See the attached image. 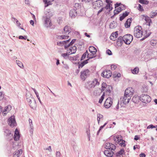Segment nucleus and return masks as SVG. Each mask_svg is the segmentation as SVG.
Listing matches in <instances>:
<instances>
[{"mask_svg": "<svg viewBox=\"0 0 157 157\" xmlns=\"http://www.w3.org/2000/svg\"><path fill=\"white\" fill-rule=\"evenodd\" d=\"M30 96L29 98L27 97V94L26 100L29 103V105L30 107L33 109H35L36 106L37 104L35 99L31 95H30Z\"/></svg>", "mask_w": 157, "mask_h": 157, "instance_id": "nucleus-3", "label": "nucleus"}, {"mask_svg": "<svg viewBox=\"0 0 157 157\" xmlns=\"http://www.w3.org/2000/svg\"><path fill=\"white\" fill-rule=\"evenodd\" d=\"M131 71L134 74H137L139 72V68L138 67H136L133 69H131Z\"/></svg>", "mask_w": 157, "mask_h": 157, "instance_id": "nucleus-33", "label": "nucleus"}, {"mask_svg": "<svg viewBox=\"0 0 157 157\" xmlns=\"http://www.w3.org/2000/svg\"><path fill=\"white\" fill-rule=\"evenodd\" d=\"M139 156L140 157H145L146 155L144 153H142Z\"/></svg>", "mask_w": 157, "mask_h": 157, "instance_id": "nucleus-64", "label": "nucleus"}, {"mask_svg": "<svg viewBox=\"0 0 157 157\" xmlns=\"http://www.w3.org/2000/svg\"><path fill=\"white\" fill-rule=\"evenodd\" d=\"M89 50L90 52L93 54H95L97 52V49L94 47L90 46L89 47Z\"/></svg>", "mask_w": 157, "mask_h": 157, "instance_id": "nucleus-24", "label": "nucleus"}, {"mask_svg": "<svg viewBox=\"0 0 157 157\" xmlns=\"http://www.w3.org/2000/svg\"><path fill=\"white\" fill-rule=\"evenodd\" d=\"M121 10H114V14L113 16H112L111 17V18H112L116 14H117L119 13L120 12H121Z\"/></svg>", "mask_w": 157, "mask_h": 157, "instance_id": "nucleus-54", "label": "nucleus"}, {"mask_svg": "<svg viewBox=\"0 0 157 157\" xmlns=\"http://www.w3.org/2000/svg\"><path fill=\"white\" fill-rule=\"evenodd\" d=\"M45 15L42 17L44 26L47 28L50 27L52 25L50 18L53 15V13L51 10H46L44 12Z\"/></svg>", "mask_w": 157, "mask_h": 157, "instance_id": "nucleus-1", "label": "nucleus"}, {"mask_svg": "<svg viewBox=\"0 0 157 157\" xmlns=\"http://www.w3.org/2000/svg\"><path fill=\"white\" fill-rule=\"evenodd\" d=\"M140 138V137L137 135H136L135 136L134 139L135 140H138Z\"/></svg>", "mask_w": 157, "mask_h": 157, "instance_id": "nucleus-63", "label": "nucleus"}, {"mask_svg": "<svg viewBox=\"0 0 157 157\" xmlns=\"http://www.w3.org/2000/svg\"><path fill=\"white\" fill-rule=\"evenodd\" d=\"M29 122L30 127L32 128V127H33V124L32 123V120L30 119H29Z\"/></svg>", "mask_w": 157, "mask_h": 157, "instance_id": "nucleus-60", "label": "nucleus"}, {"mask_svg": "<svg viewBox=\"0 0 157 157\" xmlns=\"http://www.w3.org/2000/svg\"><path fill=\"white\" fill-rule=\"evenodd\" d=\"M88 51L87 50H86V51L82 55V56L81 58V60H82L85 59L86 57Z\"/></svg>", "mask_w": 157, "mask_h": 157, "instance_id": "nucleus-43", "label": "nucleus"}, {"mask_svg": "<svg viewBox=\"0 0 157 157\" xmlns=\"http://www.w3.org/2000/svg\"><path fill=\"white\" fill-rule=\"evenodd\" d=\"M8 123L11 127L13 128L16 125L14 116H12L8 120Z\"/></svg>", "mask_w": 157, "mask_h": 157, "instance_id": "nucleus-9", "label": "nucleus"}, {"mask_svg": "<svg viewBox=\"0 0 157 157\" xmlns=\"http://www.w3.org/2000/svg\"><path fill=\"white\" fill-rule=\"evenodd\" d=\"M139 99L143 102L145 103H147L150 102L151 100V97L146 94H142L139 97Z\"/></svg>", "mask_w": 157, "mask_h": 157, "instance_id": "nucleus-6", "label": "nucleus"}, {"mask_svg": "<svg viewBox=\"0 0 157 157\" xmlns=\"http://www.w3.org/2000/svg\"><path fill=\"white\" fill-rule=\"evenodd\" d=\"M68 52L67 53H64L62 54L61 56L63 57L64 58L66 59L68 57Z\"/></svg>", "mask_w": 157, "mask_h": 157, "instance_id": "nucleus-50", "label": "nucleus"}, {"mask_svg": "<svg viewBox=\"0 0 157 157\" xmlns=\"http://www.w3.org/2000/svg\"><path fill=\"white\" fill-rule=\"evenodd\" d=\"M112 74V72L109 70H105L101 73V75L104 78H109Z\"/></svg>", "mask_w": 157, "mask_h": 157, "instance_id": "nucleus-12", "label": "nucleus"}, {"mask_svg": "<svg viewBox=\"0 0 157 157\" xmlns=\"http://www.w3.org/2000/svg\"><path fill=\"white\" fill-rule=\"evenodd\" d=\"M113 139L116 143H117L118 144L120 142L119 140L120 139H119V138L118 137H114Z\"/></svg>", "mask_w": 157, "mask_h": 157, "instance_id": "nucleus-52", "label": "nucleus"}, {"mask_svg": "<svg viewBox=\"0 0 157 157\" xmlns=\"http://www.w3.org/2000/svg\"><path fill=\"white\" fill-rule=\"evenodd\" d=\"M70 39H69L68 40L63 41H59L57 42V45L59 46H62L63 45H65L67 44L70 41Z\"/></svg>", "mask_w": 157, "mask_h": 157, "instance_id": "nucleus-28", "label": "nucleus"}, {"mask_svg": "<svg viewBox=\"0 0 157 157\" xmlns=\"http://www.w3.org/2000/svg\"><path fill=\"white\" fill-rule=\"evenodd\" d=\"M131 21V18H129L127 19L124 24V26L126 28L129 27Z\"/></svg>", "mask_w": 157, "mask_h": 157, "instance_id": "nucleus-29", "label": "nucleus"}, {"mask_svg": "<svg viewBox=\"0 0 157 157\" xmlns=\"http://www.w3.org/2000/svg\"><path fill=\"white\" fill-rule=\"evenodd\" d=\"M124 152V151L123 149H121L120 151L117 152L116 154V156L117 157H120Z\"/></svg>", "mask_w": 157, "mask_h": 157, "instance_id": "nucleus-32", "label": "nucleus"}, {"mask_svg": "<svg viewBox=\"0 0 157 157\" xmlns=\"http://www.w3.org/2000/svg\"><path fill=\"white\" fill-rule=\"evenodd\" d=\"M112 99L110 97H109L106 100L104 104V106L106 108H109L112 104Z\"/></svg>", "mask_w": 157, "mask_h": 157, "instance_id": "nucleus-16", "label": "nucleus"}, {"mask_svg": "<svg viewBox=\"0 0 157 157\" xmlns=\"http://www.w3.org/2000/svg\"><path fill=\"white\" fill-rule=\"evenodd\" d=\"M105 96V92H104L102 95V96L101 97V98L99 99V103H101L102 102V101L104 99V97Z\"/></svg>", "mask_w": 157, "mask_h": 157, "instance_id": "nucleus-47", "label": "nucleus"}, {"mask_svg": "<svg viewBox=\"0 0 157 157\" xmlns=\"http://www.w3.org/2000/svg\"><path fill=\"white\" fill-rule=\"evenodd\" d=\"M117 26V23L114 21H113L110 23L109 25V28L110 29L115 28Z\"/></svg>", "mask_w": 157, "mask_h": 157, "instance_id": "nucleus-34", "label": "nucleus"}, {"mask_svg": "<svg viewBox=\"0 0 157 157\" xmlns=\"http://www.w3.org/2000/svg\"><path fill=\"white\" fill-rule=\"evenodd\" d=\"M131 99L130 96L126 95L124 94V95L123 97H122L120 99V101L123 104L126 105L128 103Z\"/></svg>", "mask_w": 157, "mask_h": 157, "instance_id": "nucleus-10", "label": "nucleus"}, {"mask_svg": "<svg viewBox=\"0 0 157 157\" xmlns=\"http://www.w3.org/2000/svg\"><path fill=\"white\" fill-rule=\"evenodd\" d=\"M22 152L21 149L16 150L13 154V157H20Z\"/></svg>", "mask_w": 157, "mask_h": 157, "instance_id": "nucleus-23", "label": "nucleus"}, {"mask_svg": "<svg viewBox=\"0 0 157 157\" xmlns=\"http://www.w3.org/2000/svg\"><path fill=\"white\" fill-rule=\"evenodd\" d=\"M80 73L81 79L83 81H85L86 79L89 76L90 72L88 69H86L81 71Z\"/></svg>", "mask_w": 157, "mask_h": 157, "instance_id": "nucleus-8", "label": "nucleus"}, {"mask_svg": "<svg viewBox=\"0 0 157 157\" xmlns=\"http://www.w3.org/2000/svg\"><path fill=\"white\" fill-rule=\"evenodd\" d=\"M76 40V39H73L68 44H67L64 45V48L65 49H67L69 47L72 45L75 42Z\"/></svg>", "mask_w": 157, "mask_h": 157, "instance_id": "nucleus-30", "label": "nucleus"}, {"mask_svg": "<svg viewBox=\"0 0 157 157\" xmlns=\"http://www.w3.org/2000/svg\"><path fill=\"white\" fill-rule=\"evenodd\" d=\"M107 122L105 123L103 125L101 126L99 128V129L97 132V135H98L100 131L107 124Z\"/></svg>", "mask_w": 157, "mask_h": 157, "instance_id": "nucleus-45", "label": "nucleus"}, {"mask_svg": "<svg viewBox=\"0 0 157 157\" xmlns=\"http://www.w3.org/2000/svg\"><path fill=\"white\" fill-rule=\"evenodd\" d=\"M105 1L107 4L105 8L106 10L110 9V10H112L113 9V7H112V5L110 3H112V2L110 0H105Z\"/></svg>", "mask_w": 157, "mask_h": 157, "instance_id": "nucleus-20", "label": "nucleus"}, {"mask_svg": "<svg viewBox=\"0 0 157 157\" xmlns=\"http://www.w3.org/2000/svg\"><path fill=\"white\" fill-rule=\"evenodd\" d=\"M103 118V116L102 115L99 113H98L97 114V120L98 124H99L100 119H101Z\"/></svg>", "mask_w": 157, "mask_h": 157, "instance_id": "nucleus-40", "label": "nucleus"}, {"mask_svg": "<svg viewBox=\"0 0 157 157\" xmlns=\"http://www.w3.org/2000/svg\"><path fill=\"white\" fill-rule=\"evenodd\" d=\"M80 6L79 4L78 3H76L75 4V8L78 7V8H76V9H79V7Z\"/></svg>", "mask_w": 157, "mask_h": 157, "instance_id": "nucleus-62", "label": "nucleus"}, {"mask_svg": "<svg viewBox=\"0 0 157 157\" xmlns=\"http://www.w3.org/2000/svg\"><path fill=\"white\" fill-rule=\"evenodd\" d=\"M112 35L115 36L114 37L117 39L118 36V32L116 31L114 33H112Z\"/></svg>", "mask_w": 157, "mask_h": 157, "instance_id": "nucleus-56", "label": "nucleus"}, {"mask_svg": "<svg viewBox=\"0 0 157 157\" xmlns=\"http://www.w3.org/2000/svg\"><path fill=\"white\" fill-rule=\"evenodd\" d=\"M20 137L19 132L17 129H16L14 132V134L13 137L14 139L16 141H18L19 140Z\"/></svg>", "mask_w": 157, "mask_h": 157, "instance_id": "nucleus-21", "label": "nucleus"}, {"mask_svg": "<svg viewBox=\"0 0 157 157\" xmlns=\"http://www.w3.org/2000/svg\"><path fill=\"white\" fill-rule=\"evenodd\" d=\"M111 69L112 70H114L117 68V66L114 65H112L111 66Z\"/></svg>", "mask_w": 157, "mask_h": 157, "instance_id": "nucleus-59", "label": "nucleus"}, {"mask_svg": "<svg viewBox=\"0 0 157 157\" xmlns=\"http://www.w3.org/2000/svg\"><path fill=\"white\" fill-rule=\"evenodd\" d=\"M157 127V125L154 126L153 124H150L147 127V129L153 128H156Z\"/></svg>", "mask_w": 157, "mask_h": 157, "instance_id": "nucleus-51", "label": "nucleus"}, {"mask_svg": "<svg viewBox=\"0 0 157 157\" xmlns=\"http://www.w3.org/2000/svg\"><path fill=\"white\" fill-rule=\"evenodd\" d=\"M85 88L89 90H90L93 87L91 81L86 82L85 84Z\"/></svg>", "mask_w": 157, "mask_h": 157, "instance_id": "nucleus-17", "label": "nucleus"}, {"mask_svg": "<svg viewBox=\"0 0 157 157\" xmlns=\"http://www.w3.org/2000/svg\"><path fill=\"white\" fill-rule=\"evenodd\" d=\"M91 82L92 83V85H93L94 88L98 86L100 84L99 80L96 78L94 79L92 81H91Z\"/></svg>", "mask_w": 157, "mask_h": 157, "instance_id": "nucleus-25", "label": "nucleus"}, {"mask_svg": "<svg viewBox=\"0 0 157 157\" xmlns=\"http://www.w3.org/2000/svg\"><path fill=\"white\" fill-rule=\"evenodd\" d=\"M4 97V95L2 92H0V101Z\"/></svg>", "mask_w": 157, "mask_h": 157, "instance_id": "nucleus-57", "label": "nucleus"}, {"mask_svg": "<svg viewBox=\"0 0 157 157\" xmlns=\"http://www.w3.org/2000/svg\"><path fill=\"white\" fill-rule=\"evenodd\" d=\"M139 2L141 3L147 4L149 2L147 0H139Z\"/></svg>", "mask_w": 157, "mask_h": 157, "instance_id": "nucleus-44", "label": "nucleus"}, {"mask_svg": "<svg viewBox=\"0 0 157 157\" xmlns=\"http://www.w3.org/2000/svg\"><path fill=\"white\" fill-rule=\"evenodd\" d=\"M88 59H87L84 60L80 64L78 65V68L82 67L85 65L87 64L88 63Z\"/></svg>", "mask_w": 157, "mask_h": 157, "instance_id": "nucleus-35", "label": "nucleus"}, {"mask_svg": "<svg viewBox=\"0 0 157 157\" xmlns=\"http://www.w3.org/2000/svg\"><path fill=\"white\" fill-rule=\"evenodd\" d=\"M77 48L75 46H73L71 47L69 49L67 50L68 52V55H70L72 54L75 53L76 51Z\"/></svg>", "mask_w": 157, "mask_h": 157, "instance_id": "nucleus-19", "label": "nucleus"}, {"mask_svg": "<svg viewBox=\"0 0 157 157\" xmlns=\"http://www.w3.org/2000/svg\"><path fill=\"white\" fill-rule=\"evenodd\" d=\"M106 53L109 55H112L111 51L109 49H108L106 51Z\"/></svg>", "mask_w": 157, "mask_h": 157, "instance_id": "nucleus-58", "label": "nucleus"}, {"mask_svg": "<svg viewBox=\"0 0 157 157\" xmlns=\"http://www.w3.org/2000/svg\"><path fill=\"white\" fill-rule=\"evenodd\" d=\"M105 148L107 150L114 151L116 149V146L111 143H107L105 144Z\"/></svg>", "mask_w": 157, "mask_h": 157, "instance_id": "nucleus-13", "label": "nucleus"}, {"mask_svg": "<svg viewBox=\"0 0 157 157\" xmlns=\"http://www.w3.org/2000/svg\"><path fill=\"white\" fill-rule=\"evenodd\" d=\"M54 0H43L45 7H47L49 5H51Z\"/></svg>", "mask_w": 157, "mask_h": 157, "instance_id": "nucleus-22", "label": "nucleus"}, {"mask_svg": "<svg viewBox=\"0 0 157 157\" xmlns=\"http://www.w3.org/2000/svg\"><path fill=\"white\" fill-rule=\"evenodd\" d=\"M103 3L101 0H98L94 2L93 4V7L94 9L100 10H103L104 8L103 7Z\"/></svg>", "mask_w": 157, "mask_h": 157, "instance_id": "nucleus-5", "label": "nucleus"}, {"mask_svg": "<svg viewBox=\"0 0 157 157\" xmlns=\"http://www.w3.org/2000/svg\"><path fill=\"white\" fill-rule=\"evenodd\" d=\"M61 154L59 151H57L56 152V157H60Z\"/></svg>", "mask_w": 157, "mask_h": 157, "instance_id": "nucleus-55", "label": "nucleus"}, {"mask_svg": "<svg viewBox=\"0 0 157 157\" xmlns=\"http://www.w3.org/2000/svg\"><path fill=\"white\" fill-rule=\"evenodd\" d=\"M143 16L145 17L144 20L147 23L149 22H151V20L149 17L145 15H143Z\"/></svg>", "mask_w": 157, "mask_h": 157, "instance_id": "nucleus-37", "label": "nucleus"}, {"mask_svg": "<svg viewBox=\"0 0 157 157\" xmlns=\"http://www.w3.org/2000/svg\"><path fill=\"white\" fill-rule=\"evenodd\" d=\"M13 19L15 21H16L17 24L18 26L20 27V25L21 24L18 21L16 18H15L14 17H13Z\"/></svg>", "mask_w": 157, "mask_h": 157, "instance_id": "nucleus-61", "label": "nucleus"}, {"mask_svg": "<svg viewBox=\"0 0 157 157\" xmlns=\"http://www.w3.org/2000/svg\"><path fill=\"white\" fill-rule=\"evenodd\" d=\"M157 43V40H151L150 41V44L152 46H155L156 45Z\"/></svg>", "mask_w": 157, "mask_h": 157, "instance_id": "nucleus-38", "label": "nucleus"}, {"mask_svg": "<svg viewBox=\"0 0 157 157\" xmlns=\"http://www.w3.org/2000/svg\"><path fill=\"white\" fill-rule=\"evenodd\" d=\"M87 55V58H88L89 59H92V58H94L96 57V56H95V54H93L92 53H91V54H88V53Z\"/></svg>", "mask_w": 157, "mask_h": 157, "instance_id": "nucleus-41", "label": "nucleus"}, {"mask_svg": "<svg viewBox=\"0 0 157 157\" xmlns=\"http://www.w3.org/2000/svg\"><path fill=\"white\" fill-rule=\"evenodd\" d=\"M129 13V12L128 11H125L124 13L121 16H120L119 20L121 21H122L128 15Z\"/></svg>", "mask_w": 157, "mask_h": 157, "instance_id": "nucleus-26", "label": "nucleus"}, {"mask_svg": "<svg viewBox=\"0 0 157 157\" xmlns=\"http://www.w3.org/2000/svg\"><path fill=\"white\" fill-rule=\"evenodd\" d=\"M5 132L6 133V135L7 136H12V135H11L10 132L8 129H6L5 131Z\"/></svg>", "mask_w": 157, "mask_h": 157, "instance_id": "nucleus-48", "label": "nucleus"}, {"mask_svg": "<svg viewBox=\"0 0 157 157\" xmlns=\"http://www.w3.org/2000/svg\"><path fill=\"white\" fill-rule=\"evenodd\" d=\"M11 106L10 105L5 107L2 112L3 115H5L7 113L6 112H7V113L9 112V110L11 109Z\"/></svg>", "mask_w": 157, "mask_h": 157, "instance_id": "nucleus-27", "label": "nucleus"}, {"mask_svg": "<svg viewBox=\"0 0 157 157\" xmlns=\"http://www.w3.org/2000/svg\"><path fill=\"white\" fill-rule=\"evenodd\" d=\"M134 90L133 88L131 87H128L125 90L124 94L126 95L131 96L133 94Z\"/></svg>", "mask_w": 157, "mask_h": 157, "instance_id": "nucleus-14", "label": "nucleus"}, {"mask_svg": "<svg viewBox=\"0 0 157 157\" xmlns=\"http://www.w3.org/2000/svg\"><path fill=\"white\" fill-rule=\"evenodd\" d=\"M133 39V37L130 34H127L124 35L123 37L120 36L118 38L117 43L119 44H122L124 42L126 44H129Z\"/></svg>", "mask_w": 157, "mask_h": 157, "instance_id": "nucleus-2", "label": "nucleus"}, {"mask_svg": "<svg viewBox=\"0 0 157 157\" xmlns=\"http://www.w3.org/2000/svg\"><path fill=\"white\" fill-rule=\"evenodd\" d=\"M138 99H139V97H133L132 98V101L135 103H137L138 101Z\"/></svg>", "mask_w": 157, "mask_h": 157, "instance_id": "nucleus-39", "label": "nucleus"}, {"mask_svg": "<svg viewBox=\"0 0 157 157\" xmlns=\"http://www.w3.org/2000/svg\"><path fill=\"white\" fill-rule=\"evenodd\" d=\"M104 154L107 157H111L114 154V152L113 151L107 149L104 151Z\"/></svg>", "mask_w": 157, "mask_h": 157, "instance_id": "nucleus-18", "label": "nucleus"}, {"mask_svg": "<svg viewBox=\"0 0 157 157\" xmlns=\"http://www.w3.org/2000/svg\"><path fill=\"white\" fill-rule=\"evenodd\" d=\"M63 34L68 32H69L68 27L67 25L65 26L63 29Z\"/></svg>", "mask_w": 157, "mask_h": 157, "instance_id": "nucleus-46", "label": "nucleus"}, {"mask_svg": "<svg viewBox=\"0 0 157 157\" xmlns=\"http://www.w3.org/2000/svg\"><path fill=\"white\" fill-rule=\"evenodd\" d=\"M16 63L21 68H23L24 66L21 62L18 60H16Z\"/></svg>", "mask_w": 157, "mask_h": 157, "instance_id": "nucleus-42", "label": "nucleus"}, {"mask_svg": "<svg viewBox=\"0 0 157 157\" xmlns=\"http://www.w3.org/2000/svg\"><path fill=\"white\" fill-rule=\"evenodd\" d=\"M101 92L105 90V92L109 95L110 94L111 90H112V87L110 86L107 85L105 82H103L101 86Z\"/></svg>", "mask_w": 157, "mask_h": 157, "instance_id": "nucleus-7", "label": "nucleus"}, {"mask_svg": "<svg viewBox=\"0 0 157 157\" xmlns=\"http://www.w3.org/2000/svg\"><path fill=\"white\" fill-rule=\"evenodd\" d=\"M157 15V10H152L150 14V17L153 18Z\"/></svg>", "mask_w": 157, "mask_h": 157, "instance_id": "nucleus-31", "label": "nucleus"}, {"mask_svg": "<svg viewBox=\"0 0 157 157\" xmlns=\"http://www.w3.org/2000/svg\"><path fill=\"white\" fill-rule=\"evenodd\" d=\"M68 36H58L57 37V38L58 39H67V37Z\"/></svg>", "mask_w": 157, "mask_h": 157, "instance_id": "nucleus-49", "label": "nucleus"}, {"mask_svg": "<svg viewBox=\"0 0 157 157\" xmlns=\"http://www.w3.org/2000/svg\"><path fill=\"white\" fill-rule=\"evenodd\" d=\"M81 10H70L69 12L70 16L71 18H74L77 16H82L83 14H80L79 12Z\"/></svg>", "mask_w": 157, "mask_h": 157, "instance_id": "nucleus-11", "label": "nucleus"}, {"mask_svg": "<svg viewBox=\"0 0 157 157\" xmlns=\"http://www.w3.org/2000/svg\"><path fill=\"white\" fill-rule=\"evenodd\" d=\"M120 142L118 143L119 145L121 147H124L126 146V144H125V141L123 140H120Z\"/></svg>", "mask_w": 157, "mask_h": 157, "instance_id": "nucleus-36", "label": "nucleus"}, {"mask_svg": "<svg viewBox=\"0 0 157 157\" xmlns=\"http://www.w3.org/2000/svg\"><path fill=\"white\" fill-rule=\"evenodd\" d=\"M142 29V28L141 26H138L135 27L134 34L135 37L138 38L142 36L143 34Z\"/></svg>", "mask_w": 157, "mask_h": 157, "instance_id": "nucleus-4", "label": "nucleus"}, {"mask_svg": "<svg viewBox=\"0 0 157 157\" xmlns=\"http://www.w3.org/2000/svg\"><path fill=\"white\" fill-rule=\"evenodd\" d=\"M114 36H113L112 35V33L110 37V39L113 41H115L117 40V39Z\"/></svg>", "mask_w": 157, "mask_h": 157, "instance_id": "nucleus-53", "label": "nucleus"}, {"mask_svg": "<svg viewBox=\"0 0 157 157\" xmlns=\"http://www.w3.org/2000/svg\"><path fill=\"white\" fill-rule=\"evenodd\" d=\"M115 8L117 10H125L126 9V6L121 3H117L115 4Z\"/></svg>", "mask_w": 157, "mask_h": 157, "instance_id": "nucleus-15", "label": "nucleus"}]
</instances>
